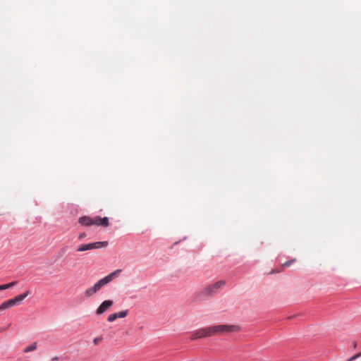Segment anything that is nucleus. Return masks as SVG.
Instances as JSON below:
<instances>
[{
    "label": "nucleus",
    "mask_w": 361,
    "mask_h": 361,
    "mask_svg": "<svg viewBox=\"0 0 361 361\" xmlns=\"http://www.w3.org/2000/svg\"><path fill=\"white\" fill-rule=\"evenodd\" d=\"M226 283V281L224 280H220L217 282H216L214 285L207 287L204 290L197 293L195 298L194 301L195 302H202L204 300H207L209 298L211 295L218 289L221 288L222 286H224Z\"/></svg>",
    "instance_id": "1"
},
{
    "label": "nucleus",
    "mask_w": 361,
    "mask_h": 361,
    "mask_svg": "<svg viewBox=\"0 0 361 361\" xmlns=\"http://www.w3.org/2000/svg\"><path fill=\"white\" fill-rule=\"evenodd\" d=\"M118 276L117 272H111L108 276L98 281L93 286L87 288L85 292L86 297H90L99 290L103 286L111 282Z\"/></svg>",
    "instance_id": "2"
},
{
    "label": "nucleus",
    "mask_w": 361,
    "mask_h": 361,
    "mask_svg": "<svg viewBox=\"0 0 361 361\" xmlns=\"http://www.w3.org/2000/svg\"><path fill=\"white\" fill-rule=\"evenodd\" d=\"M210 334L212 336L224 335L239 331V326L230 324H219L209 326Z\"/></svg>",
    "instance_id": "3"
},
{
    "label": "nucleus",
    "mask_w": 361,
    "mask_h": 361,
    "mask_svg": "<svg viewBox=\"0 0 361 361\" xmlns=\"http://www.w3.org/2000/svg\"><path fill=\"white\" fill-rule=\"evenodd\" d=\"M30 292L29 290L25 293L18 295L16 297L7 300V303L10 307H13L19 303H20L28 295Z\"/></svg>",
    "instance_id": "4"
},
{
    "label": "nucleus",
    "mask_w": 361,
    "mask_h": 361,
    "mask_svg": "<svg viewBox=\"0 0 361 361\" xmlns=\"http://www.w3.org/2000/svg\"><path fill=\"white\" fill-rule=\"evenodd\" d=\"M113 305V301L110 300H104L102 304L98 307L96 310V313L97 314H102L105 312H106L111 306Z\"/></svg>",
    "instance_id": "5"
},
{
    "label": "nucleus",
    "mask_w": 361,
    "mask_h": 361,
    "mask_svg": "<svg viewBox=\"0 0 361 361\" xmlns=\"http://www.w3.org/2000/svg\"><path fill=\"white\" fill-rule=\"evenodd\" d=\"M200 338L211 336L209 326L195 331Z\"/></svg>",
    "instance_id": "6"
},
{
    "label": "nucleus",
    "mask_w": 361,
    "mask_h": 361,
    "mask_svg": "<svg viewBox=\"0 0 361 361\" xmlns=\"http://www.w3.org/2000/svg\"><path fill=\"white\" fill-rule=\"evenodd\" d=\"M37 342H34L32 343V344L27 345L25 349H24V353H29V352H31V351H34L35 350H36L37 348Z\"/></svg>",
    "instance_id": "7"
},
{
    "label": "nucleus",
    "mask_w": 361,
    "mask_h": 361,
    "mask_svg": "<svg viewBox=\"0 0 361 361\" xmlns=\"http://www.w3.org/2000/svg\"><path fill=\"white\" fill-rule=\"evenodd\" d=\"M117 318H124L126 317L128 314V310H123L118 312H116Z\"/></svg>",
    "instance_id": "8"
},
{
    "label": "nucleus",
    "mask_w": 361,
    "mask_h": 361,
    "mask_svg": "<svg viewBox=\"0 0 361 361\" xmlns=\"http://www.w3.org/2000/svg\"><path fill=\"white\" fill-rule=\"evenodd\" d=\"M16 283V281H13L11 283H7V284L1 285L0 286V290H5V289H7L8 288H11V287L13 286Z\"/></svg>",
    "instance_id": "9"
},
{
    "label": "nucleus",
    "mask_w": 361,
    "mask_h": 361,
    "mask_svg": "<svg viewBox=\"0 0 361 361\" xmlns=\"http://www.w3.org/2000/svg\"><path fill=\"white\" fill-rule=\"evenodd\" d=\"M117 319V316L116 313L111 314L108 316L107 321L109 322H112Z\"/></svg>",
    "instance_id": "10"
},
{
    "label": "nucleus",
    "mask_w": 361,
    "mask_h": 361,
    "mask_svg": "<svg viewBox=\"0 0 361 361\" xmlns=\"http://www.w3.org/2000/svg\"><path fill=\"white\" fill-rule=\"evenodd\" d=\"M190 340L192 341H194V340H196V339H200L197 332L195 331H192L191 334H190Z\"/></svg>",
    "instance_id": "11"
},
{
    "label": "nucleus",
    "mask_w": 361,
    "mask_h": 361,
    "mask_svg": "<svg viewBox=\"0 0 361 361\" xmlns=\"http://www.w3.org/2000/svg\"><path fill=\"white\" fill-rule=\"evenodd\" d=\"M8 308H10V307L8 306V305L6 301L4 302L0 305V310H6V309H8Z\"/></svg>",
    "instance_id": "12"
},
{
    "label": "nucleus",
    "mask_w": 361,
    "mask_h": 361,
    "mask_svg": "<svg viewBox=\"0 0 361 361\" xmlns=\"http://www.w3.org/2000/svg\"><path fill=\"white\" fill-rule=\"evenodd\" d=\"M102 341V338L100 337H97L95 338L94 340H93V343L94 345H98L99 343Z\"/></svg>",
    "instance_id": "13"
},
{
    "label": "nucleus",
    "mask_w": 361,
    "mask_h": 361,
    "mask_svg": "<svg viewBox=\"0 0 361 361\" xmlns=\"http://www.w3.org/2000/svg\"><path fill=\"white\" fill-rule=\"evenodd\" d=\"M360 356H361V353H358V354H356L354 356H353L352 357H350L348 361H353L354 360H355L356 358L359 357Z\"/></svg>",
    "instance_id": "14"
},
{
    "label": "nucleus",
    "mask_w": 361,
    "mask_h": 361,
    "mask_svg": "<svg viewBox=\"0 0 361 361\" xmlns=\"http://www.w3.org/2000/svg\"><path fill=\"white\" fill-rule=\"evenodd\" d=\"M53 360H58V357H55L52 359Z\"/></svg>",
    "instance_id": "15"
}]
</instances>
